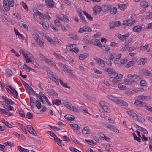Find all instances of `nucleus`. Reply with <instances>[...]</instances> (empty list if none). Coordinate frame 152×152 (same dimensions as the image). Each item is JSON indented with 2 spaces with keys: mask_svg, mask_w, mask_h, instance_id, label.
Masks as SVG:
<instances>
[{
  "mask_svg": "<svg viewBox=\"0 0 152 152\" xmlns=\"http://www.w3.org/2000/svg\"><path fill=\"white\" fill-rule=\"evenodd\" d=\"M115 103L121 106L127 107L128 105V104L126 102L118 98L117 99Z\"/></svg>",
  "mask_w": 152,
  "mask_h": 152,
  "instance_id": "nucleus-6",
  "label": "nucleus"
},
{
  "mask_svg": "<svg viewBox=\"0 0 152 152\" xmlns=\"http://www.w3.org/2000/svg\"><path fill=\"white\" fill-rule=\"evenodd\" d=\"M76 45L75 44H70L68 47V49L70 51L74 52L76 53L78 52L79 49L76 47Z\"/></svg>",
  "mask_w": 152,
  "mask_h": 152,
  "instance_id": "nucleus-4",
  "label": "nucleus"
},
{
  "mask_svg": "<svg viewBox=\"0 0 152 152\" xmlns=\"http://www.w3.org/2000/svg\"><path fill=\"white\" fill-rule=\"evenodd\" d=\"M136 127L137 128V129L142 132L143 133L145 134H148V131L146 130L145 129L140 127L138 125H136Z\"/></svg>",
  "mask_w": 152,
  "mask_h": 152,
  "instance_id": "nucleus-26",
  "label": "nucleus"
},
{
  "mask_svg": "<svg viewBox=\"0 0 152 152\" xmlns=\"http://www.w3.org/2000/svg\"><path fill=\"white\" fill-rule=\"evenodd\" d=\"M132 38H130L128 40H126L125 41V46H127L128 47L129 44L132 41Z\"/></svg>",
  "mask_w": 152,
  "mask_h": 152,
  "instance_id": "nucleus-58",
  "label": "nucleus"
},
{
  "mask_svg": "<svg viewBox=\"0 0 152 152\" xmlns=\"http://www.w3.org/2000/svg\"><path fill=\"white\" fill-rule=\"evenodd\" d=\"M118 8L121 10H124L126 7L125 4H119L118 5Z\"/></svg>",
  "mask_w": 152,
  "mask_h": 152,
  "instance_id": "nucleus-44",
  "label": "nucleus"
},
{
  "mask_svg": "<svg viewBox=\"0 0 152 152\" xmlns=\"http://www.w3.org/2000/svg\"><path fill=\"white\" fill-rule=\"evenodd\" d=\"M34 94L36 97L39 98L41 100V101L43 104H44L45 103V101L42 98V95L43 94L42 92H40L39 93V94H35V93Z\"/></svg>",
  "mask_w": 152,
  "mask_h": 152,
  "instance_id": "nucleus-18",
  "label": "nucleus"
},
{
  "mask_svg": "<svg viewBox=\"0 0 152 152\" xmlns=\"http://www.w3.org/2000/svg\"><path fill=\"white\" fill-rule=\"evenodd\" d=\"M6 75L8 77H11L12 75V71L9 69H7L6 70Z\"/></svg>",
  "mask_w": 152,
  "mask_h": 152,
  "instance_id": "nucleus-33",
  "label": "nucleus"
},
{
  "mask_svg": "<svg viewBox=\"0 0 152 152\" xmlns=\"http://www.w3.org/2000/svg\"><path fill=\"white\" fill-rule=\"evenodd\" d=\"M148 46L149 45H144L140 46V49L142 51H144L147 49Z\"/></svg>",
  "mask_w": 152,
  "mask_h": 152,
  "instance_id": "nucleus-51",
  "label": "nucleus"
},
{
  "mask_svg": "<svg viewBox=\"0 0 152 152\" xmlns=\"http://www.w3.org/2000/svg\"><path fill=\"white\" fill-rule=\"evenodd\" d=\"M41 24L42 25L44 29H46L49 27V24L47 22H44Z\"/></svg>",
  "mask_w": 152,
  "mask_h": 152,
  "instance_id": "nucleus-47",
  "label": "nucleus"
},
{
  "mask_svg": "<svg viewBox=\"0 0 152 152\" xmlns=\"http://www.w3.org/2000/svg\"><path fill=\"white\" fill-rule=\"evenodd\" d=\"M70 125L71 128L73 130H77L79 129H80V127L77 124H70Z\"/></svg>",
  "mask_w": 152,
  "mask_h": 152,
  "instance_id": "nucleus-21",
  "label": "nucleus"
},
{
  "mask_svg": "<svg viewBox=\"0 0 152 152\" xmlns=\"http://www.w3.org/2000/svg\"><path fill=\"white\" fill-rule=\"evenodd\" d=\"M99 138L102 140H104L107 141H110V139L107 136H105L103 134H101L99 136Z\"/></svg>",
  "mask_w": 152,
  "mask_h": 152,
  "instance_id": "nucleus-25",
  "label": "nucleus"
},
{
  "mask_svg": "<svg viewBox=\"0 0 152 152\" xmlns=\"http://www.w3.org/2000/svg\"><path fill=\"white\" fill-rule=\"evenodd\" d=\"M88 56V53H84L81 54L79 55V58L80 60H82L86 58Z\"/></svg>",
  "mask_w": 152,
  "mask_h": 152,
  "instance_id": "nucleus-28",
  "label": "nucleus"
},
{
  "mask_svg": "<svg viewBox=\"0 0 152 152\" xmlns=\"http://www.w3.org/2000/svg\"><path fill=\"white\" fill-rule=\"evenodd\" d=\"M25 56V57H24L25 58V61L27 63H28L31 62V60L30 58L28 57V56L27 55V56Z\"/></svg>",
  "mask_w": 152,
  "mask_h": 152,
  "instance_id": "nucleus-62",
  "label": "nucleus"
},
{
  "mask_svg": "<svg viewBox=\"0 0 152 152\" xmlns=\"http://www.w3.org/2000/svg\"><path fill=\"white\" fill-rule=\"evenodd\" d=\"M45 37L47 40L51 44H54V42L51 38L49 37L48 36L47 37L45 36Z\"/></svg>",
  "mask_w": 152,
  "mask_h": 152,
  "instance_id": "nucleus-57",
  "label": "nucleus"
},
{
  "mask_svg": "<svg viewBox=\"0 0 152 152\" xmlns=\"http://www.w3.org/2000/svg\"><path fill=\"white\" fill-rule=\"evenodd\" d=\"M94 59L99 64L100 66L102 67H103L104 66V61L103 60L97 57H95L94 58Z\"/></svg>",
  "mask_w": 152,
  "mask_h": 152,
  "instance_id": "nucleus-10",
  "label": "nucleus"
},
{
  "mask_svg": "<svg viewBox=\"0 0 152 152\" xmlns=\"http://www.w3.org/2000/svg\"><path fill=\"white\" fill-rule=\"evenodd\" d=\"M19 125V127L22 129V130L25 133V134H27V131H26V129L25 127V126H24L23 124L20 123H18Z\"/></svg>",
  "mask_w": 152,
  "mask_h": 152,
  "instance_id": "nucleus-34",
  "label": "nucleus"
},
{
  "mask_svg": "<svg viewBox=\"0 0 152 152\" xmlns=\"http://www.w3.org/2000/svg\"><path fill=\"white\" fill-rule=\"evenodd\" d=\"M134 23V21L132 20H125L124 21L123 24L127 26H131Z\"/></svg>",
  "mask_w": 152,
  "mask_h": 152,
  "instance_id": "nucleus-12",
  "label": "nucleus"
},
{
  "mask_svg": "<svg viewBox=\"0 0 152 152\" xmlns=\"http://www.w3.org/2000/svg\"><path fill=\"white\" fill-rule=\"evenodd\" d=\"M36 107L39 109H40L42 107L40 102L38 100H36Z\"/></svg>",
  "mask_w": 152,
  "mask_h": 152,
  "instance_id": "nucleus-50",
  "label": "nucleus"
},
{
  "mask_svg": "<svg viewBox=\"0 0 152 152\" xmlns=\"http://www.w3.org/2000/svg\"><path fill=\"white\" fill-rule=\"evenodd\" d=\"M18 113L22 117H25L24 113L23 111L18 110Z\"/></svg>",
  "mask_w": 152,
  "mask_h": 152,
  "instance_id": "nucleus-64",
  "label": "nucleus"
},
{
  "mask_svg": "<svg viewBox=\"0 0 152 152\" xmlns=\"http://www.w3.org/2000/svg\"><path fill=\"white\" fill-rule=\"evenodd\" d=\"M93 10L94 13L96 14L99 13L101 11L102 7L99 6H96L94 7Z\"/></svg>",
  "mask_w": 152,
  "mask_h": 152,
  "instance_id": "nucleus-13",
  "label": "nucleus"
},
{
  "mask_svg": "<svg viewBox=\"0 0 152 152\" xmlns=\"http://www.w3.org/2000/svg\"><path fill=\"white\" fill-rule=\"evenodd\" d=\"M40 34L38 31H36L34 34L32 35L34 39L35 40L39 45L42 48H44V42L43 39L42 38H41L39 35Z\"/></svg>",
  "mask_w": 152,
  "mask_h": 152,
  "instance_id": "nucleus-1",
  "label": "nucleus"
},
{
  "mask_svg": "<svg viewBox=\"0 0 152 152\" xmlns=\"http://www.w3.org/2000/svg\"><path fill=\"white\" fill-rule=\"evenodd\" d=\"M47 75L48 77L53 81H55L56 79V77L54 76L53 73L50 71H47Z\"/></svg>",
  "mask_w": 152,
  "mask_h": 152,
  "instance_id": "nucleus-15",
  "label": "nucleus"
},
{
  "mask_svg": "<svg viewBox=\"0 0 152 152\" xmlns=\"http://www.w3.org/2000/svg\"><path fill=\"white\" fill-rule=\"evenodd\" d=\"M107 71L108 72V73L109 74V76L111 78L112 76H113V75L116 73L114 69L111 68L108 69H107Z\"/></svg>",
  "mask_w": 152,
  "mask_h": 152,
  "instance_id": "nucleus-20",
  "label": "nucleus"
},
{
  "mask_svg": "<svg viewBox=\"0 0 152 152\" xmlns=\"http://www.w3.org/2000/svg\"><path fill=\"white\" fill-rule=\"evenodd\" d=\"M8 87L10 89V93L12 94V96L16 98L18 97V94L16 90L12 86H9Z\"/></svg>",
  "mask_w": 152,
  "mask_h": 152,
  "instance_id": "nucleus-7",
  "label": "nucleus"
},
{
  "mask_svg": "<svg viewBox=\"0 0 152 152\" xmlns=\"http://www.w3.org/2000/svg\"><path fill=\"white\" fill-rule=\"evenodd\" d=\"M123 75L121 74H118L116 73L113 76H112L111 78H113L112 82L115 84H117L122 80Z\"/></svg>",
  "mask_w": 152,
  "mask_h": 152,
  "instance_id": "nucleus-3",
  "label": "nucleus"
},
{
  "mask_svg": "<svg viewBox=\"0 0 152 152\" xmlns=\"http://www.w3.org/2000/svg\"><path fill=\"white\" fill-rule=\"evenodd\" d=\"M90 132V129L88 127H85L82 131V133L84 134H86Z\"/></svg>",
  "mask_w": 152,
  "mask_h": 152,
  "instance_id": "nucleus-27",
  "label": "nucleus"
},
{
  "mask_svg": "<svg viewBox=\"0 0 152 152\" xmlns=\"http://www.w3.org/2000/svg\"><path fill=\"white\" fill-rule=\"evenodd\" d=\"M67 73H68V75H69L72 77L75 80H78L77 78L72 72V70L67 69Z\"/></svg>",
  "mask_w": 152,
  "mask_h": 152,
  "instance_id": "nucleus-17",
  "label": "nucleus"
},
{
  "mask_svg": "<svg viewBox=\"0 0 152 152\" xmlns=\"http://www.w3.org/2000/svg\"><path fill=\"white\" fill-rule=\"evenodd\" d=\"M47 91H48V93L52 95H53L55 96H58L57 93L55 92L52 89H48Z\"/></svg>",
  "mask_w": 152,
  "mask_h": 152,
  "instance_id": "nucleus-38",
  "label": "nucleus"
},
{
  "mask_svg": "<svg viewBox=\"0 0 152 152\" xmlns=\"http://www.w3.org/2000/svg\"><path fill=\"white\" fill-rule=\"evenodd\" d=\"M117 12V8L115 7L111 9L110 11V13L113 15H114L116 14Z\"/></svg>",
  "mask_w": 152,
  "mask_h": 152,
  "instance_id": "nucleus-49",
  "label": "nucleus"
},
{
  "mask_svg": "<svg viewBox=\"0 0 152 152\" xmlns=\"http://www.w3.org/2000/svg\"><path fill=\"white\" fill-rule=\"evenodd\" d=\"M85 140L91 145H95L96 144V143L91 140H87L85 139Z\"/></svg>",
  "mask_w": 152,
  "mask_h": 152,
  "instance_id": "nucleus-40",
  "label": "nucleus"
},
{
  "mask_svg": "<svg viewBox=\"0 0 152 152\" xmlns=\"http://www.w3.org/2000/svg\"><path fill=\"white\" fill-rule=\"evenodd\" d=\"M53 54L56 56V58L58 59H61L62 60V59L63 58L61 56V55L57 54L55 52H54L53 53Z\"/></svg>",
  "mask_w": 152,
  "mask_h": 152,
  "instance_id": "nucleus-53",
  "label": "nucleus"
},
{
  "mask_svg": "<svg viewBox=\"0 0 152 152\" xmlns=\"http://www.w3.org/2000/svg\"><path fill=\"white\" fill-rule=\"evenodd\" d=\"M109 25L110 26V28L111 29H113L115 27L114 22L109 23Z\"/></svg>",
  "mask_w": 152,
  "mask_h": 152,
  "instance_id": "nucleus-56",
  "label": "nucleus"
},
{
  "mask_svg": "<svg viewBox=\"0 0 152 152\" xmlns=\"http://www.w3.org/2000/svg\"><path fill=\"white\" fill-rule=\"evenodd\" d=\"M142 73L145 76H152V72L147 69H144Z\"/></svg>",
  "mask_w": 152,
  "mask_h": 152,
  "instance_id": "nucleus-22",
  "label": "nucleus"
},
{
  "mask_svg": "<svg viewBox=\"0 0 152 152\" xmlns=\"http://www.w3.org/2000/svg\"><path fill=\"white\" fill-rule=\"evenodd\" d=\"M142 29V27L140 25H137L133 28V31L135 32L138 33Z\"/></svg>",
  "mask_w": 152,
  "mask_h": 152,
  "instance_id": "nucleus-14",
  "label": "nucleus"
},
{
  "mask_svg": "<svg viewBox=\"0 0 152 152\" xmlns=\"http://www.w3.org/2000/svg\"><path fill=\"white\" fill-rule=\"evenodd\" d=\"M93 45H96L99 47H101V44L99 40L97 39H95V40H93Z\"/></svg>",
  "mask_w": 152,
  "mask_h": 152,
  "instance_id": "nucleus-31",
  "label": "nucleus"
},
{
  "mask_svg": "<svg viewBox=\"0 0 152 152\" xmlns=\"http://www.w3.org/2000/svg\"><path fill=\"white\" fill-rule=\"evenodd\" d=\"M124 81L128 85H130L131 84L132 80L131 79H126L124 80Z\"/></svg>",
  "mask_w": 152,
  "mask_h": 152,
  "instance_id": "nucleus-63",
  "label": "nucleus"
},
{
  "mask_svg": "<svg viewBox=\"0 0 152 152\" xmlns=\"http://www.w3.org/2000/svg\"><path fill=\"white\" fill-rule=\"evenodd\" d=\"M48 126L52 129H53V130L55 131H59L61 130V129L59 128H58L56 127L52 126L50 125H49Z\"/></svg>",
  "mask_w": 152,
  "mask_h": 152,
  "instance_id": "nucleus-46",
  "label": "nucleus"
},
{
  "mask_svg": "<svg viewBox=\"0 0 152 152\" xmlns=\"http://www.w3.org/2000/svg\"><path fill=\"white\" fill-rule=\"evenodd\" d=\"M146 59L142 58L138 61V64L140 65H143L146 62Z\"/></svg>",
  "mask_w": 152,
  "mask_h": 152,
  "instance_id": "nucleus-35",
  "label": "nucleus"
},
{
  "mask_svg": "<svg viewBox=\"0 0 152 152\" xmlns=\"http://www.w3.org/2000/svg\"><path fill=\"white\" fill-rule=\"evenodd\" d=\"M147 97V96H144L143 95H141L138 96L137 97V99L139 100H144Z\"/></svg>",
  "mask_w": 152,
  "mask_h": 152,
  "instance_id": "nucleus-41",
  "label": "nucleus"
},
{
  "mask_svg": "<svg viewBox=\"0 0 152 152\" xmlns=\"http://www.w3.org/2000/svg\"><path fill=\"white\" fill-rule=\"evenodd\" d=\"M100 47L102 49L107 51H108L110 50V48L106 45H101V46Z\"/></svg>",
  "mask_w": 152,
  "mask_h": 152,
  "instance_id": "nucleus-32",
  "label": "nucleus"
},
{
  "mask_svg": "<svg viewBox=\"0 0 152 152\" xmlns=\"http://www.w3.org/2000/svg\"><path fill=\"white\" fill-rule=\"evenodd\" d=\"M27 128L29 132L31 134L36 135V132L34 130L32 126L31 125H28L27 126Z\"/></svg>",
  "mask_w": 152,
  "mask_h": 152,
  "instance_id": "nucleus-11",
  "label": "nucleus"
},
{
  "mask_svg": "<svg viewBox=\"0 0 152 152\" xmlns=\"http://www.w3.org/2000/svg\"><path fill=\"white\" fill-rule=\"evenodd\" d=\"M46 5L50 8H52L54 6V2L53 0H45Z\"/></svg>",
  "mask_w": 152,
  "mask_h": 152,
  "instance_id": "nucleus-8",
  "label": "nucleus"
},
{
  "mask_svg": "<svg viewBox=\"0 0 152 152\" xmlns=\"http://www.w3.org/2000/svg\"><path fill=\"white\" fill-rule=\"evenodd\" d=\"M42 97L45 99V100H46V102L48 104L49 106H51L52 104L49 102V100H48L47 98L46 97L45 95L43 94L42 95Z\"/></svg>",
  "mask_w": 152,
  "mask_h": 152,
  "instance_id": "nucleus-54",
  "label": "nucleus"
},
{
  "mask_svg": "<svg viewBox=\"0 0 152 152\" xmlns=\"http://www.w3.org/2000/svg\"><path fill=\"white\" fill-rule=\"evenodd\" d=\"M67 109H69L71 111L76 112L77 113L79 112V110L77 107H76L75 106H73L72 104H70L69 102H67Z\"/></svg>",
  "mask_w": 152,
  "mask_h": 152,
  "instance_id": "nucleus-5",
  "label": "nucleus"
},
{
  "mask_svg": "<svg viewBox=\"0 0 152 152\" xmlns=\"http://www.w3.org/2000/svg\"><path fill=\"white\" fill-rule=\"evenodd\" d=\"M106 103L103 101H101L99 102V105L101 108H102L106 105Z\"/></svg>",
  "mask_w": 152,
  "mask_h": 152,
  "instance_id": "nucleus-61",
  "label": "nucleus"
},
{
  "mask_svg": "<svg viewBox=\"0 0 152 152\" xmlns=\"http://www.w3.org/2000/svg\"><path fill=\"white\" fill-rule=\"evenodd\" d=\"M134 64V62L133 61H131L127 63L126 66L127 67H129L131 66Z\"/></svg>",
  "mask_w": 152,
  "mask_h": 152,
  "instance_id": "nucleus-60",
  "label": "nucleus"
},
{
  "mask_svg": "<svg viewBox=\"0 0 152 152\" xmlns=\"http://www.w3.org/2000/svg\"><path fill=\"white\" fill-rule=\"evenodd\" d=\"M135 119L140 123H143L145 121V120L144 118L137 115Z\"/></svg>",
  "mask_w": 152,
  "mask_h": 152,
  "instance_id": "nucleus-30",
  "label": "nucleus"
},
{
  "mask_svg": "<svg viewBox=\"0 0 152 152\" xmlns=\"http://www.w3.org/2000/svg\"><path fill=\"white\" fill-rule=\"evenodd\" d=\"M107 97L112 101L116 102L118 97H114L113 96L111 95H109L107 96Z\"/></svg>",
  "mask_w": 152,
  "mask_h": 152,
  "instance_id": "nucleus-36",
  "label": "nucleus"
},
{
  "mask_svg": "<svg viewBox=\"0 0 152 152\" xmlns=\"http://www.w3.org/2000/svg\"><path fill=\"white\" fill-rule=\"evenodd\" d=\"M85 32H90L91 31V28L89 26H83Z\"/></svg>",
  "mask_w": 152,
  "mask_h": 152,
  "instance_id": "nucleus-48",
  "label": "nucleus"
},
{
  "mask_svg": "<svg viewBox=\"0 0 152 152\" xmlns=\"http://www.w3.org/2000/svg\"><path fill=\"white\" fill-rule=\"evenodd\" d=\"M110 6L109 5H103L102 6V10L104 12H105L110 10Z\"/></svg>",
  "mask_w": 152,
  "mask_h": 152,
  "instance_id": "nucleus-29",
  "label": "nucleus"
},
{
  "mask_svg": "<svg viewBox=\"0 0 152 152\" xmlns=\"http://www.w3.org/2000/svg\"><path fill=\"white\" fill-rule=\"evenodd\" d=\"M103 110L107 114L110 113V111L108 107L106 105L102 108Z\"/></svg>",
  "mask_w": 152,
  "mask_h": 152,
  "instance_id": "nucleus-45",
  "label": "nucleus"
},
{
  "mask_svg": "<svg viewBox=\"0 0 152 152\" xmlns=\"http://www.w3.org/2000/svg\"><path fill=\"white\" fill-rule=\"evenodd\" d=\"M52 103L53 104H56L58 106L61 103V101L59 99L53 100L52 101Z\"/></svg>",
  "mask_w": 152,
  "mask_h": 152,
  "instance_id": "nucleus-42",
  "label": "nucleus"
},
{
  "mask_svg": "<svg viewBox=\"0 0 152 152\" xmlns=\"http://www.w3.org/2000/svg\"><path fill=\"white\" fill-rule=\"evenodd\" d=\"M26 117L27 118L31 119L33 118V115L31 113L28 112L27 113Z\"/></svg>",
  "mask_w": 152,
  "mask_h": 152,
  "instance_id": "nucleus-52",
  "label": "nucleus"
},
{
  "mask_svg": "<svg viewBox=\"0 0 152 152\" xmlns=\"http://www.w3.org/2000/svg\"><path fill=\"white\" fill-rule=\"evenodd\" d=\"M69 36L73 40H77L79 39V38L77 35L73 33H70L69 34Z\"/></svg>",
  "mask_w": 152,
  "mask_h": 152,
  "instance_id": "nucleus-16",
  "label": "nucleus"
},
{
  "mask_svg": "<svg viewBox=\"0 0 152 152\" xmlns=\"http://www.w3.org/2000/svg\"><path fill=\"white\" fill-rule=\"evenodd\" d=\"M140 5L142 7L144 8H147L149 6L148 3L144 1H141Z\"/></svg>",
  "mask_w": 152,
  "mask_h": 152,
  "instance_id": "nucleus-24",
  "label": "nucleus"
},
{
  "mask_svg": "<svg viewBox=\"0 0 152 152\" xmlns=\"http://www.w3.org/2000/svg\"><path fill=\"white\" fill-rule=\"evenodd\" d=\"M70 150L72 152H81L79 150L73 147H70Z\"/></svg>",
  "mask_w": 152,
  "mask_h": 152,
  "instance_id": "nucleus-55",
  "label": "nucleus"
},
{
  "mask_svg": "<svg viewBox=\"0 0 152 152\" xmlns=\"http://www.w3.org/2000/svg\"><path fill=\"white\" fill-rule=\"evenodd\" d=\"M127 113L134 119H135L137 116L136 114L132 110L127 111Z\"/></svg>",
  "mask_w": 152,
  "mask_h": 152,
  "instance_id": "nucleus-23",
  "label": "nucleus"
},
{
  "mask_svg": "<svg viewBox=\"0 0 152 152\" xmlns=\"http://www.w3.org/2000/svg\"><path fill=\"white\" fill-rule=\"evenodd\" d=\"M118 87L119 88L121 89V90H124V89H126V87L124 85H122L121 84H119L118 85Z\"/></svg>",
  "mask_w": 152,
  "mask_h": 152,
  "instance_id": "nucleus-59",
  "label": "nucleus"
},
{
  "mask_svg": "<svg viewBox=\"0 0 152 152\" xmlns=\"http://www.w3.org/2000/svg\"><path fill=\"white\" fill-rule=\"evenodd\" d=\"M83 13L86 16V17L88 20L90 21H91L92 20L93 18L92 17H91L89 14L86 12L85 11H83Z\"/></svg>",
  "mask_w": 152,
  "mask_h": 152,
  "instance_id": "nucleus-37",
  "label": "nucleus"
},
{
  "mask_svg": "<svg viewBox=\"0 0 152 152\" xmlns=\"http://www.w3.org/2000/svg\"><path fill=\"white\" fill-rule=\"evenodd\" d=\"M3 7L6 11H8L10 9V6L13 7L14 3V0H3Z\"/></svg>",
  "mask_w": 152,
  "mask_h": 152,
  "instance_id": "nucleus-2",
  "label": "nucleus"
},
{
  "mask_svg": "<svg viewBox=\"0 0 152 152\" xmlns=\"http://www.w3.org/2000/svg\"><path fill=\"white\" fill-rule=\"evenodd\" d=\"M18 25L20 27L23 28L27 29L28 28V26L26 24H24L21 22H20L18 23Z\"/></svg>",
  "mask_w": 152,
  "mask_h": 152,
  "instance_id": "nucleus-43",
  "label": "nucleus"
},
{
  "mask_svg": "<svg viewBox=\"0 0 152 152\" xmlns=\"http://www.w3.org/2000/svg\"><path fill=\"white\" fill-rule=\"evenodd\" d=\"M134 104L139 107H144L146 106V103L140 101L138 100H135L134 103Z\"/></svg>",
  "mask_w": 152,
  "mask_h": 152,
  "instance_id": "nucleus-9",
  "label": "nucleus"
},
{
  "mask_svg": "<svg viewBox=\"0 0 152 152\" xmlns=\"http://www.w3.org/2000/svg\"><path fill=\"white\" fill-rule=\"evenodd\" d=\"M107 127L112 131L116 132L118 133L119 132V131L117 130L116 128L113 126L108 124L107 126Z\"/></svg>",
  "mask_w": 152,
  "mask_h": 152,
  "instance_id": "nucleus-19",
  "label": "nucleus"
},
{
  "mask_svg": "<svg viewBox=\"0 0 152 152\" xmlns=\"http://www.w3.org/2000/svg\"><path fill=\"white\" fill-rule=\"evenodd\" d=\"M67 120L69 121H72L75 119V117L73 115L67 114Z\"/></svg>",
  "mask_w": 152,
  "mask_h": 152,
  "instance_id": "nucleus-39",
  "label": "nucleus"
}]
</instances>
